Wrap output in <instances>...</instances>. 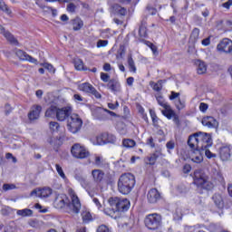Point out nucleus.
<instances>
[{"instance_id":"nucleus-11","label":"nucleus","mask_w":232,"mask_h":232,"mask_svg":"<svg viewBox=\"0 0 232 232\" xmlns=\"http://www.w3.org/2000/svg\"><path fill=\"white\" fill-rule=\"evenodd\" d=\"M162 115L166 117L169 121L173 120L174 124L176 126H180V118H179V115L173 109H171V105H167V107L164 108V110L161 111Z\"/></svg>"},{"instance_id":"nucleus-19","label":"nucleus","mask_w":232,"mask_h":232,"mask_svg":"<svg viewBox=\"0 0 232 232\" xmlns=\"http://www.w3.org/2000/svg\"><path fill=\"white\" fill-rule=\"evenodd\" d=\"M41 111H43V107H41V105H34L28 113L29 120L37 121L41 115Z\"/></svg>"},{"instance_id":"nucleus-51","label":"nucleus","mask_w":232,"mask_h":232,"mask_svg":"<svg viewBox=\"0 0 232 232\" xmlns=\"http://www.w3.org/2000/svg\"><path fill=\"white\" fill-rule=\"evenodd\" d=\"M146 43V44H147V46H149V48H150V50H151V52L153 53H157V47L155 46V44H153L151 42H150V41H146L145 42Z\"/></svg>"},{"instance_id":"nucleus-61","label":"nucleus","mask_w":232,"mask_h":232,"mask_svg":"<svg viewBox=\"0 0 232 232\" xmlns=\"http://www.w3.org/2000/svg\"><path fill=\"white\" fill-rule=\"evenodd\" d=\"M133 82H135V78H133V77L127 78L128 86H133Z\"/></svg>"},{"instance_id":"nucleus-28","label":"nucleus","mask_w":232,"mask_h":232,"mask_svg":"<svg viewBox=\"0 0 232 232\" xmlns=\"http://www.w3.org/2000/svg\"><path fill=\"white\" fill-rule=\"evenodd\" d=\"M73 64H74V68L75 70H77L78 72H86L88 71V68H86L84 66V63L82 62V60L79 59V58H75L73 60Z\"/></svg>"},{"instance_id":"nucleus-49","label":"nucleus","mask_w":232,"mask_h":232,"mask_svg":"<svg viewBox=\"0 0 232 232\" xmlns=\"http://www.w3.org/2000/svg\"><path fill=\"white\" fill-rule=\"evenodd\" d=\"M146 10L149 12L150 15H157V9L151 6V5H148L146 6Z\"/></svg>"},{"instance_id":"nucleus-44","label":"nucleus","mask_w":232,"mask_h":232,"mask_svg":"<svg viewBox=\"0 0 232 232\" xmlns=\"http://www.w3.org/2000/svg\"><path fill=\"white\" fill-rule=\"evenodd\" d=\"M116 211L117 210H115V207H111V208H104L103 213L108 217H113Z\"/></svg>"},{"instance_id":"nucleus-24","label":"nucleus","mask_w":232,"mask_h":232,"mask_svg":"<svg viewBox=\"0 0 232 232\" xmlns=\"http://www.w3.org/2000/svg\"><path fill=\"white\" fill-rule=\"evenodd\" d=\"M220 159L223 160H228L231 157V147L230 146H223L219 150Z\"/></svg>"},{"instance_id":"nucleus-63","label":"nucleus","mask_w":232,"mask_h":232,"mask_svg":"<svg viewBox=\"0 0 232 232\" xmlns=\"http://www.w3.org/2000/svg\"><path fill=\"white\" fill-rule=\"evenodd\" d=\"M231 6H232V1L231 0H228L227 2L223 4V8L229 9V8H231Z\"/></svg>"},{"instance_id":"nucleus-52","label":"nucleus","mask_w":232,"mask_h":232,"mask_svg":"<svg viewBox=\"0 0 232 232\" xmlns=\"http://www.w3.org/2000/svg\"><path fill=\"white\" fill-rule=\"evenodd\" d=\"M104 46H108V40H99L97 42V48H104Z\"/></svg>"},{"instance_id":"nucleus-53","label":"nucleus","mask_w":232,"mask_h":232,"mask_svg":"<svg viewBox=\"0 0 232 232\" xmlns=\"http://www.w3.org/2000/svg\"><path fill=\"white\" fill-rule=\"evenodd\" d=\"M138 34L140 35V39H148V32L146 30H139Z\"/></svg>"},{"instance_id":"nucleus-35","label":"nucleus","mask_w":232,"mask_h":232,"mask_svg":"<svg viewBox=\"0 0 232 232\" xmlns=\"http://www.w3.org/2000/svg\"><path fill=\"white\" fill-rule=\"evenodd\" d=\"M17 215L20 217H32V215H34V211L30 208H24L17 210Z\"/></svg>"},{"instance_id":"nucleus-27","label":"nucleus","mask_w":232,"mask_h":232,"mask_svg":"<svg viewBox=\"0 0 232 232\" xmlns=\"http://www.w3.org/2000/svg\"><path fill=\"white\" fill-rule=\"evenodd\" d=\"M196 66L198 75H203V73H206V72H208V65H206V63L200 60H198L196 62Z\"/></svg>"},{"instance_id":"nucleus-41","label":"nucleus","mask_w":232,"mask_h":232,"mask_svg":"<svg viewBox=\"0 0 232 232\" xmlns=\"http://www.w3.org/2000/svg\"><path fill=\"white\" fill-rule=\"evenodd\" d=\"M49 128L51 131L55 132V131H59V128H61V125H59V122L57 121H51L49 123Z\"/></svg>"},{"instance_id":"nucleus-59","label":"nucleus","mask_w":232,"mask_h":232,"mask_svg":"<svg viewBox=\"0 0 232 232\" xmlns=\"http://www.w3.org/2000/svg\"><path fill=\"white\" fill-rule=\"evenodd\" d=\"M201 44H203V46H209V44H211V38L208 37L203 39Z\"/></svg>"},{"instance_id":"nucleus-40","label":"nucleus","mask_w":232,"mask_h":232,"mask_svg":"<svg viewBox=\"0 0 232 232\" xmlns=\"http://www.w3.org/2000/svg\"><path fill=\"white\" fill-rule=\"evenodd\" d=\"M150 86L152 87V90H154V92H161L162 91V80H160L157 83H155V82L150 83Z\"/></svg>"},{"instance_id":"nucleus-54","label":"nucleus","mask_w":232,"mask_h":232,"mask_svg":"<svg viewBox=\"0 0 232 232\" xmlns=\"http://www.w3.org/2000/svg\"><path fill=\"white\" fill-rule=\"evenodd\" d=\"M147 146H150V148H155V141L153 140V137H150L146 140Z\"/></svg>"},{"instance_id":"nucleus-29","label":"nucleus","mask_w":232,"mask_h":232,"mask_svg":"<svg viewBox=\"0 0 232 232\" xmlns=\"http://www.w3.org/2000/svg\"><path fill=\"white\" fill-rule=\"evenodd\" d=\"M73 30H81L84 26V22L79 17L72 20Z\"/></svg>"},{"instance_id":"nucleus-32","label":"nucleus","mask_w":232,"mask_h":232,"mask_svg":"<svg viewBox=\"0 0 232 232\" xmlns=\"http://www.w3.org/2000/svg\"><path fill=\"white\" fill-rule=\"evenodd\" d=\"M150 115L152 120V124L154 128H159V121H160V119H159L155 111L150 110Z\"/></svg>"},{"instance_id":"nucleus-60","label":"nucleus","mask_w":232,"mask_h":232,"mask_svg":"<svg viewBox=\"0 0 232 232\" xmlns=\"http://www.w3.org/2000/svg\"><path fill=\"white\" fill-rule=\"evenodd\" d=\"M189 171H191V165L186 164L183 167V173H189Z\"/></svg>"},{"instance_id":"nucleus-14","label":"nucleus","mask_w":232,"mask_h":232,"mask_svg":"<svg viewBox=\"0 0 232 232\" xmlns=\"http://www.w3.org/2000/svg\"><path fill=\"white\" fill-rule=\"evenodd\" d=\"M71 115H72V108L71 107L58 108L56 119L60 122H63V121H66V119H70Z\"/></svg>"},{"instance_id":"nucleus-16","label":"nucleus","mask_w":232,"mask_h":232,"mask_svg":"<svg viewBox=\"0 0 232 232\" xmlns=\"http://www.w3.org/2000/svg\"><path fill=\"white\" fill-rule=\"evenodd\" d=\"M15 55L20 59V61H28V63L37 64V59L30 56L26 52L21 49H15Z\"/></svg>"},{"instance_id":"nucleus-22","label":"nucleus","mask_w":232,"mask_h":232,"mask_svg":"<svg viewBox=\"0 0 232 232\" xmlns=\"http://www.w3.org/2000/svg\"><path fill=\"white\" fill-rule=\"evenodd\" d=\"M1 34L4 35V37L6 39L10 44H13L14 46H19V41L16 40L15 36L10 33V31L3 30L1 31Z\"/></svg>"},{"instance_id":"nucleus-30","label":"nucleus","mask_w":232,"mask_h":232,"mask_svg":"<svg viewBox=\"0 0 232 232\" xmlns=\"http://www.w3.org/2000/svg\"><path fill=\"white\" fill-rule=\"evenodd\" d=\"M174 105L180 111V110H184L186 108V100L178 98L174 101Z\"/></svg>"},{"instance_id":"nucleus-38","label":"nucleus","mask_w":232,"mask_h":232,"mask_svg":"<svg viewBox=\"0 0 232 232\" xmlns=\"http://www.w3.org/2000/svg\"><path fill=\"white\" fill-rule=\"evenodd\" d=\"M188 191H189V188L184 184H180L177 187V193H179V195H186Z\"/></svg>"},{"instance_id":"nucleus-42","label":"nucleus","mask_w":232,"mask_h":232,"mask_svg":"<svg viewBox=\"0 0 232 232\" xmlns=\"http://www.w3.org/2000/svg\"><path fill=\"white\" fill-rule=\"evenodd\" d=\"M96 232H112L111 227L106 225H100L96 230Z\"/></svg>"},{"instance_id":"nucleus-34","label":"nucleus","mask_w":232,"mask_h":232,"mask_svg":"<svg viewBox=\"0 0 232 232\" xmlns=\"http://www.w3.org/2000/svg\"><path fill=\"white\" fill-rule=\"evenodd\" d=\"M128 64L130 72L137 73V66H135V61H133V57H131V55L128 56Z\"/></svg>"},{"instance_id":"nucleus-5","label":"nucleus","mask_w":232,"mask_h":232,"mask_svg":"<svg viewBox=\"0 0 232 232\" xmlns=\"http://www.w3.org/2000/svg\"><path fill=\"white\" fill-rule=\"evenodd\" d=\"M194 184H196L198 188L206 189L207 191H211L215 187L213 182L209 181V177L206 176V174H202L198 170L194 172Z\"/></svg>"},{"instance_id":"nucleus-8","label":"nucleus","mask_w":232,"mask_h":232,"mask_svg":"<svg viewBox=\"0 0 232 232\" xmlns=\"http://www.w3.org/2000/svg\"><path fill=\"white\" fill-rule=\"evenodd\" d=\"M71 153L74 159H88L90 157V150L81 143H74L71 148Z\"/></svg>"},{"instance_id":"nucleus-26","label":"nucleus","mask_w":232,"mask_h":232,"mask_svg":"<svg viewBox=\"0 0 232 232\" xmlns=\"http://www.w3.org/2000/svg\"><path fill=\"white\" fill-rule=\"evenodd\" d=\"M94 164L97 168H109L110 164L102 156H95Z\"/></svg>"},{"instance_id":"nucleus-64","label":"nucleus","mask_w":232,"mask_h":232,"mask_svg":"<svg viewBox=\"0 0 232 232\" xmlns=\"http://www.w3.org/2000/svg\"><path fill=\"white\" fill-rule=\"evenodd\" d=\"M45 68L49 70V72H53V73L55 72V68H53V65L50 63H45Z\"/></svg>"},{"instance_id":"nucleus-13","label":"nucleus","mask_w":232,"mask_h":232,"mask_svg":"<svg viewBox=\"0 0 232 232\" xmlns=\"http://www.w3.org/2000/svg\"><path fill=\"white\" fill-rule=\"evenodd\" d=\"M212 200L215 206H217L218 209H224L227 202H228V206H231V201H228L227 198H224V197L220 193H215L212 196Z\"/></svg>"},{"instance_id":"nucleus-17","label":"nucleus","mask_w":232,"mask_h":232,"mask_svg":"<svg viewBox=\"0 0 232 232\" xmlns=\"http://www.w3.org/2000/svg\"><path fill=\"white\" fill-rule=\"evenodd\" d=\"M53 193L52 188H48V187H44V188L41 189H34L31 192V195L34 196L35 195L36 197H40V198H48V197H50Z\"/></svg>"},{"instance_id":"nucleus-4","label":"nucleus","mask_w":232,"mask_h":232,"mask_svg":"<svg viewBox=\"0 0 232 232\" xmlns=\"http://www.w3.org/2000/svg\"><path fill=\"white\" fill-rule=\"evenodd\" d=\"M93 182L102 186H110L113 182V176L110 173H104L102 169H95L92 170Z\"/></svg>"},{"instance_id":"nucleus-9","label":"nucleus","mask_w":232,"mask_h":232,"mask_svg":"<svg viewBox=\"0 0 232 232\" xmlns=\"http://www.w3.org/2000/svg\"><path fill=\"white\" fill-rule=\"evenodd\" d=\"M162 222V218L159 214H149L145 219L144 223L148 229L155 231V229H159L160 227V223Z\"/></svg>"},{"instance_id":"nucleus-18","label":"nucleus","mask_w":232,"mask_h":232,"mask_svg":"<svg viewBox=\"0 0 232 232\" xmlns=\"http://www.w3.org/2000/svg\"><path fill=\"white\" fill-rule=\"evenodd\" d=\"M147 198L150 204H157L160 200V193L157 188H151L147 194Z\"/></svg>"},{"instance_id":"nucleus-7","label":"nucleus","mask_w":232,"mask_h":232,"mask_svg":"<svg viewBox=\"0 0 232 232\" xmlns=\"http://www.w3.org/2000/svg\"><path fill=\"white\" fill-rule=\"evenodd\" d=\"M82 128V119L79 114H71L67 121V129L71 133H78Z\"/></svg>"},{"instance_id":"nucleus-2","label":"nucleus","mask_w":232,"mask_h":232,"mask_svg":"<svg viewBox=\"0 0 232 232\" xmlns=\"http://www.w3.org/2000/svg\"><path fill=\"white\" fill-rule=\"evenodd\" d=\"M68 194L72 202H70L66 194H58L54 198L53 207L56 209H64V208H67V209H70L72 213H79V211H81V200H79L75 190L69 188Z\"/></svg>"},{"instance_id":"nucleus-6","label":"nucleus","mask_w":232,"mask_h":232,"mask_svg":"<svg viewBox=\"0 0 232 232\" xmlns=\"http://www.w3.org/2000/svg\"><path fill=\"white\" fill-rule=\"evenodd\" d=\"M111 208H114L115 211L124 213V211H128L130 209V200L128 198H121L117 197L110 198L108 200Z\"/></svg>"},{"instance_id":"nucleus-12","label":"nucleus","mask_w":232,"mask_h":232,"mask_svg":"<svg viewBox=\"0 0 232 232\" xmlns=\"http://www.w3.org/2000/svg\"><path fill=\"white\" fill-rule=\"evenodd\" d=\"M100 144H115L117 142V137L112 133L103 132L97 137Z\"/></svg>"},{"instance_id":"nucleus-33","label":"nucleus","mask_w":232,"mask_h":232,"mask_svg":"<svg viewBox=\"0 0 232 232\" xmlns=\"http://www.w3.org/2000/svg\"><path fill=\"white\" fill-rule=\"evenodd\" d=\"M82 218L83 224H90V222L93 220L92 214L88 211H83L82 213Z\"/></svg>"},{"instance_id":"nucleus-39","label":"nucleus","mask_w":232,"mask_h":232,"mask_svg":"<svg viewBox=\"0 0 232 232\" xmlns=\"http://www.w3.org/2000/svg\"><path fill=\"white\" fill-rule=\"evenodd\" d=\"M156 101H157L158 104L160 106H161L162 108H166V107L169 106V104L168 102H166V100H164V97H162V95L156 96Z\"/></svg>"},{"instance_id":"nucleus-15","label":"nucleus","mask_w":232,"mask_h":232,"mask_svg":"<svg viewBox=\"0 0 232 232\" xmlns=\"http://www.w3.org/2000/svg\"><path fill=\"white\" fill-rule=\"evenodd\" d=\"M218 52H224L225 53H231L232 52V41L227 38H224L218 44Z\"/></svg>"},{"instance_id":"nucleus-20","label":"nucleus","mask_w":232,"mask_h":232,"mask_svg":"<svg viewBox=\"0 0 232 232\" xmlns=\"http://www.w3.org/2000/svg\"><path fill=\"white\" fill-rule=\"evenodd\" d=\"M108 90H111L112 93H119L121 92V82L118 79L112 78L107 83Z\"/></svg>"},{"instance_id":"nucleus-43","label":"nucleus","mask_w":232,"mask_h":232,"mask_svg":"<svg viewBox=\"0 0 232 232\" xmlns=\"http://www.w3.org/2000/svg\"><path fill=\"white\" fill-rule=\"evenodd\" d=\"M55 168L58 175H60L62 179H66V174H64V171L63 170V167L59 164H56Z\"/></svg>"},{"instance_id":"nucleus-48","label":"nucleus","mask_w":232,"mask_h":232,"mask_svg":"<svg viewBox=\"0 0 232 232\" xmlns=\"http://www.w3.org/2000/svg\"><path fill=\"white\" fill-rule=\"evenodd\" d=\"M180 98V92H176L174 91H172L170 92V95L169 97V101H177V99H179Z\"/></svg>"},{"instance_id":"nucleus-45","label":"nucleus","mask_w":232,"mask_h":232,"mask_svg":"<svg viewBox=\"0 0 232 232\" xmlns=\"http://www.w3.org/2000/svg\"><path fill=\"white\" fill-rule=\"evenodd\" d=\"M16 188L17 187L15 186V184L5 183L3 185L4 191H10L11 189H16Z\"/></svg>"},{"instance_id":"nucleus-23","label":"nucleus","mask_w":232,"mask_h":232,"mask_svg":"<svg viewBox=\"0 0 232 232\" xmlns=\"http://www.w3.org/2000/svg\"><path fill=\"white\" fill-rule=\"evenodd\" d=\"M201 123L207 128H217L218 126V121L211 116H206L202 119Z\"/></svg>"},{"instance_id":"nucleus-3","label":"nucleus","mask_w":232,"mask_h":232,"mask_svg":"<svg viewBox=\"0 0 232 232\" xmlns=\"http://www.w3.org/2000/svg\"><path fill=\"white\" fill-rule=\"evenodd\" d=\"M136 183L135 175L130 172L121 174L117 182L119 193L121 195H130L133 191Z\"/></svg>"},{"instance_id":"nucleus-37","label":"nucleus","mask_w":232,"mask_h":232,"mask_svg":"<svg viewBox=\"0 0 232 232\" xmlns=\"http://www.w3.org/2000/svg\"><path fill=\"white\" fill-rule=\"evenodd\" d=\"M0 10L2 12H5V14H7V15L12 14V10L9 9L8 5L5 3V1L0 0Z\"/></svg>"},{"instance_id":"nucleus-55","label":"nucleus","mask_w":232,"mask_h":232,"mask_svg":"<svg viewBox=\"0 0 232 232\" xmlns=\"http://www.w3.org/2000/svg\"><path fill=\"white\" fill-rule=\"evenodd\" d=\"M208 103L201 102V103L199 104V110H200V111H202L203 113L206 112V111H208Z\"/></svg>"},{"instance_id":"nucleus-1","label":"nucleus","mask_w":232,"mask_h":232,"mask_svg":"<svg viewBox=\"0 0 232 232\" xmlns=\"http://www.w3.org/2000/svg\"><path fill=\"white\" fill-rule=\"evenodd\" d=\"M188 144L191 150L190 160L196 164L204 160V153L207 159H215L217 154L209 151L208 148L213 146L211 134L206 132H196L188 137Z\"/></svg>"},{"instance_id":"nucleus-50","label":"nucleus","mask_w":232,"mask_h":232,"mask_svg":"<svg viewBox=\"0 0 232 232\" xmlns=\"http://www.w3.org/2000/svg\"><path fill=\"white\" fill-rule=\"evenodd\" d=\"M101 79L103 82H110V74L106 72H101Z\"/></svg>"},{"instance_id":"nucleus-31","label":"nucleus","mask_w":232,"mask_h":232,"mask_svg":"<svg viewBox=\"0 0 232 232\" xmlns=\"http://www.w3.org/2000/svg\"><path fill=\"white\" fill-rule=\"evenodd\" d=\"M137 142H135L134 140L131 139H123L122 140V146L123 148H135Z\"/></svg>"},{"instance_id":"nucleus-10","label":"nucleus","mask_w":232,"mask_h":232,"mask_svg":"<svg viewBox=\"0 0 232 232\" xmlns=\"http://www.w3.org/2000/svg\"><path fill=\"white\" fill-rule=\"evenodd\" d=\"M78 90H80V92H83L84 93H90L91 95H93L96 99H101L102 97V95H101V92H98L97 89H95V87H93V85H92L90 82L81 83L78 86Z\"/></svg>"},{"instance_id":"nucleus-56","label":"nucleus","mask_w":232,"mask_h":232,"mask_svg":"<svg viewBox=\"0 0 232 232\" xmlns=\"http://www.w3.org/2000/svg\"><path fill=\"white\" fill-rule=\"evenodd\" d=\"M167 150H175V141L169 140L166 143Z\"/></svg>"},{"instance_id":"nucleus-46","label":"nucleus","mask_w":232,"mask_h":232,"mask_svg":"<svg viewBox=\"0 0 232 232\" xmlns=\"http://www.w3.org/2000/svg\"><path fill=\"white\" fill-rule=\"evenodd\" d=\"M67 12H69L70 14H75V10H77V5H75V4L73 3H70L67 5Z\"/></svg>"},{"instance_id":"nucleus-25","label":"nucleus","mask_w":232,"mask_h":232,"mask_svg":"<svg viewBox=\"0 0 232 232\" xmlns=\"http://www.w3.org/2000/svg\"><path fill=\"white\" fill-rule=\"evenodd\" d=\"M58 110H59V107H57L55 105H51L45 111V117H48L49 119H57Z\"/></svg>"},{"instance_id":"nucleus-58","label":"nucleus","mask_w":232,"mask_h":232,"mask_svg":"<svg viewBox=\"0 0 232 232\" xmlns=\"http://www.w3.org/2000/svg\"><path fill=\"white\" fill-rule=\"evenodd\" d=\"M73 99H74L75 102H82L84 101V98H82V96H81V94H74Z\"/></svg>"},{"instance_id":"nucleus-57","label":"nucleus","mask_w":232,"mask_h":232,"mask_svg":"<svg viewBox=\"0 0 232 232\" xmlns=\"http://www.w3.org/2000/svg\"><path fill=\"white\" fill-rule=\"evenodd\" d=\"M92 201L95 204L96 208H98V209H102V204H101V201H99V198H93Z\"/></svg>"},{"instance_id":"nucleus-36","label":"nucleus","mask_w":232,"mask_h":232,"mask_svg":"<svg viewBox=\"0 0 232 232\" xmlns=\"http://www.w3.org/2000/svg\"><path fill=\"white\" fill-rule=\"evenodd\" d=\"M116 14H119V15H126V14H128V10L122 6H121L120 5H115L113 6Z\"/></svg>"},{"instance_id":"nucleus-47","label":"nucleus","mask_w":232,"mask_h":232,"mask_svg":"<svg viewBox=\"0 0 232 232\" xmlns=\"http://www.w3.org/2000/svg\"><path fill=\"white\" fill-rule=\"evenodd\" d=\"M104 111H107V113L111 115V117H115V115H117L115 112L109 111V110H102V108H97L95 110V113H100L101 115H102V113H104Z\"/></svg>"},{"instance_id":"nucleus-21","label":"nucleus","mask_w":232,"mask_h":232,"mask_svg":"<svg viewBox=\"0 0 232 232\" xmlns=\"http://www.w3.org/2000/svg\"><path fill=\"white\" fill-rule=\"evenodd\" d=\"M162 156V149L160 148H157L156 150L150 154V156L147 157V160L149 162H147V164H149L150 166H155V162H157V160L159 159V157Z\"/></svg>"},{"instance_id":"nucleus-62","label":"nucleus","mask_w":232,"mask_h":232,"mask_svg":"<svg viewBox=\"0 0 232 232\" xmlns=\"http://www.w3.org/2000/svg\"><path fill=\"white\" fill-rule=\"evenodd\" d=\"M147 24L148 23L145 20L141 21L140 30H146V28H148Z\"/></svg>"}]
</instances>
